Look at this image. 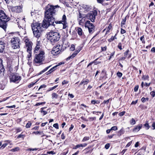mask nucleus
I'll use <instances>...</instances> for the list:
<instances>
[{"instance_id":"423d86ee","label":"nucleus","mask_w":155,"mask_h":155,"mask_svg":"<svg viewBox=\"0 0 155 155\" xmlns=\"http://www.w3.org/2000/svg\"><path fill=\"white\" fill-rule=\"evenodd\" d=\"M8 74L10 82L18 83L21 79V76L17 73H9Z\"/></svg>"},{"instance_id":"5701e85b","label":"nucleus","mask_w":155,"mask_h":155,"mask_svg":"<svg viewBox=\"0 0 155 155\" xmlns=\"http://www.w3.org/2000/svg\"><path fill=\"white\" fill-rule=\"evenodd\" d=\"M56 69V68L55 67V66H54L50 69L48 71L46 72L45 74L46 75H48L53 72Z\"/></svg>"},{"instance_id":"2eb2a0df","label":"nucleus","mask_w":155,"mask_h":155,"mask_svg":"<svg viewBox=\"0 0 155 155\" xmlns=\"http://www.w3.org/2000/svg\"><path fill=\"white\" fill-rule=\"evenodd\" d=\"M113 24L111 23H110L107 27H106V31L105 34V35H107L111 31H112L113 29Z\"/></svg>"},{"instance_id":"c85d7f7f","label":"nucleus","mask_w":155,"mask_h":155,"mask_svg":"<svg viewBox=\"0 0 155 155\" xmlns=\"http://www.w3.org/2000/svg\"><path fill=\"white\" fill-rule=\"evenodd\" d=\"M83 8H84V11H88L90 10L91 8L88 5H84Z\"/></svg>"},{"instance_id":"13d9d810","label":"nucleus","mask_w":155,"mask_h":155,"mask_svg":"<svg viewBox=\"0 0 155 155\" xmlns=\"http://www.w3.org/2000/svg\"><path fill=\"white\" fill-rule=\"evenodd\" d=\"M68 152V149L65 150V151L61 153L62 155H66Z\"/></svg>"},{"instance_id":"774afa93","label":"nucleus","mask_w":155,"mask_h":155,"mask_svg":"<svg viewBox=\"0 0 155 155\" xmlns=\"http://www.w3.org/2000/svg\"><path fill=\"white\" fill-rule=\"evenodd\" d=\"M115 135V134H112L111 135H109L107 136V138L109 139H111Z\"/></svg>"},{"instance_id":"680f3d73","label":"nucleus","mask_w":155,"mask_h":155,"mask_svg":"<svg viewBox=\"0 0 155 155\" xmlns=\"http://www.w3.org/2000/svg\"><path fill=\"white\" fill-rule=\"evenodd\" d=\"M150 94L152 97H154L155 96V91H151L150 93Z\"/></svg>"},{"instance_id":"864d4df0","label":"nucleus","mask_w":155,"mask_h":155,"mask_svg":"<svg viewBox=\"0 0 155 155\" xmlns=\"http://www.w3.org/2000/svg\"><path fill=\"white\" fill-rule=\"evenodd\" d=\"M75 45L72 44L71 45V47L70 48V50L71 51H74L75 50Z\"/></svg>"},{"instance_id":"6e6d98bb","label":"nucleus","mask_w":155,"mask_h":155,"mask_svg":"<svg viewBox=\"0 0 155 155\" xmlns=\"http://www.w3.org/2000/svg\"><path fill=\"white\" fill-rule=\"evenodd\" d=\"M110 99L107 100H104L103 102L101 104V105H102V104H108L109 101Z\"/></svg>"},{"instance_id":"603ef678","label":"nucleus","mask_w":155,"mask_h":155,"mask_svg":"<svg viewBox=\"0 0 155 155\" xmlns=\"http://www.w3.org/2000/svg\"><path fill=\"white\" fill-rule=\"evenodd\" d=\"M8 145L7 143L6 142L3 144L1 147L0 148V149H4L7 145Z\"/></svg>"},{"instance_id":"4d7b16f0","label":"nucleus","mask_w":155,"mask_h":155,"mask_svg":"<svg viewBox=\"0 0 155 155\" xmlns=\"http://www.w3.org/2000/svg\"><path fill=\"white\" fill-rule=\"evenodd\" d=\"M101 52L103 51H106L107 50V47L106 46L104 47H101Z\"/></svg>"},{"instance_id":"052dcab7","label":"nucleus","mask_w":155,"mask_h":155,"mask_svg":"<svg viewBox=\"0 0 155 155\" xmlns=\"http://www.w3.org/2000/svg\"><path fill=\"white\" fill-rule=\"evenodd\" d=\"M96 118L95 117H89L88 118V119L89 120H88L91 121H94V120H95Z\"/></svg>"},{"instance_id":"72a5a7b5","label":"nucleus","mask_w":155,"mask_h":155,"mask_svg":"<svg viewBox=\"0 0 155 155\" xmlns=\"http://www.w3.org/2000/svg\"><path fill=\"white\" fill-rule=\"evenodd\" d=\"M20 150V148L18 147L14 148L10 150V151L12 152H15L16 151H18Z\"/></svg>"},{"instance_id":"a18cd8bd","label":"nucleus","mask_w":155,"mask_h":155,"mask_svg":"<svg viewBox=\"0 0 155 155\" xmlns=\"http://www.w3.org/2000/svg\"><path fill=\"white\" fill-rule=\"evenodd\" d=\"M141 101L143 103H144L146 101H148L149 100V98L148 97L145 98L143 97L141 99Z\"/></svg>"},{"instance_id":"de8ad7c7","label":"nucleus","mask_w":155,"mask_h":155,"mask_svg":"<svg viewBox=\"0 0 155 155\" xmlns=\"http://www.w3.org/2000/svg\"><path fill=\"white\" fill-rule=\"evenodd\" d=\"M47 87V86L45 84H43L42 85H41L39 87V88L38 91H39L40 89L42 88H45V87Z\"/></svg>"},{"instance_id":"c756f323","label":"nucleus","mask_w":155,"mask_h":155,"mask_svg":"<svg viewBox=\"0 0 155 155\" xmlns=\"http://www.w3.org/2000/svg\"><path fill=\"white\" fill-rule=\"evenodd\" d=\"M82 48L81 47H79L78 49L74 51L73 54L76 55L81 50Z\"/></svg>"},{"instance_id":"e433bc0d","label":"nucleus","mask_w":155,"mask_h":155,"mask_svg":"<svg viewBox=\"0 0 155 155\" xmlns=\"http://www.w3.org/2000/svg\"><path fill=\"white\" fill-rule=\"evenodd\" d=\"M32 125V123L30 121H28L25 127L26 128H29Z\"/></svg>"},{"instance_id":"49530a36","label":"nucleus","mask_w":155,"mask_h":155,"mask_svg":"<svg viewBox=\"0 0 155 155\" xmlns=\"http://www.w3.org/2000/svg\"><path fill=\"white\" fill-rule=\"evenodd\" d=\"M117 76L119 78L121 77L122 76L123 74L122 73L118 71L116 74Z\"/></svg>"},{"instance_id":"39448f33","label":"nucleus","mask_w":155,"mask_h":155,"mask_svg":"<svg viewBox=\"0 0 155 155\" xmlns=\"http://www.w3.org/2000/svg\"><path fill=\"white\" fill-rule=\"evenodd\" d=\"M23 41L25 43V46L26 48L27 51L28 53L27 55V58L28 60L31 56L32 46L33 45V43L27 37H25L23 39Z\"/></svg>"},{"instance_id":"7ed1b4c3","label":"nucleus","mask_w":155,"mask_h":155,"mask_svg":"<svg viewBox=\"0 0 155 155\" xmlns=\"http://www.w3.org/2000/svg\"><path fill=\"white\" fill-rule=\"evenodd\" d=\"M47 38L49 40L51 43L54 45L58 41L60 38L61 35L58 31H51L47 35Z\"/></svg>"},{"instance_id":"bf43d9fd","label":"nucleus","mask_w":155,"mask_h":155,"mask_svg":"<svg viewBox=\"0 0 155 155\" xmlns=\"http://www.w3.org/2000/svg\"><path fill=\"white\" fill-rule=\"evenodd\" d=\"M69 82V81L65 80H64L62 82V85H64L65 84H67Z\"/></svg>"},{"instance_id":"f704fd0d","label":"nucleus","mask_w":155,"mask_h":155,"mask_svg":"<svg viewBox=\"0 0 155 155\" xmlns=\"http://www.w3.org/2000/svg\"><path fill=\"white\" fill-rule=\"evenodd\" d=\"M76 56L74 54H72L69 56L68 58H67L66 59V61H68V60H70V59H72L74 58V57Z\"/></svg>"},{"instance_id":"bb28decb","label":"nucleus","mask_w":155,"mask_h":155,"mask_svg":"<svg viewBox=\"0 0 155 155\" xmlns=\"http://www.w3.org/2000/svg\"><path fill=\"white\" fill-rule=\"evenodd\" d=\"M0 89L3 90L5 87V82H1L0 83Z\"/></svg>"},{"instance_id":"58836bf2","label":"nucleus","mask_w":155,"mask_h":155,"mask_svg":"<svg viewBox=\"0 0 155 155\" xmlns=\"http://www.w3.org/2000/svg\"><path fill=\"white\" fill-rule=\"evenodd\" d=\"M130 52V51L129 49H127L125 52H124V56L126 58H127V56H128L129 53Z\"/></svg>"},{"instance_id":"9b49d317","label":"nucleus","mask_w":155,"mask_h":155,"mask_svg":"<svg viewBox=\"0 0 155 155\" xmlns=\"http://www.w3.org/2000/svg\"><path fill=\"white\" fill-rule=\"evenodd\" d=\"M86 18L85 15L82 14L80 12H79L78 15L77 17V20L79 24L80 25H83L85 24V19Z\"/></svg>"},{"instance_id":"8fccbe9b","label":"nucleus","mask_w":155,"mask_h":155,"mask_svg":"<svg viewBox=\"0 0 155 155\" xmlns=\"http://www.w3.org/2000/svg\"><path fill=\"white\" fill-rule=\"evenodd\" d=\"M136 122L134 118H132L130 121V123L131 124L133 125L135 124Z\"/></svg>"},{"instance_id":"4c0bfd02","label":"nucleus","mask_w":155,"mask_h":155,"mask_svg":"<svg viewBox=\"0 0 155 155\" xmlns=\"http://www.w3.org/2000/svg\"><path fill=\"white\" fill-rule=\"evenodd\" d=\"M117 38H115L114 36H112L108 40V42H111L115 39H117Z\"/></svg>"},{"instance_id":"cd10ccee","label":"nucleus","mask_w":155,"mask_h":155,"mask_svg":"<svg viewBox=\"0 0 155 155\" xmlns=\"http://www.w3.org/2000/svg\"><path fill=\"white\" fill-rule=\"evenodd\" d=\"M124 131L123 129L121 128L120 130L118 131V135L120 137V136L122 134H123L124 133Z\"/></svg>"},{"instance_id":"c03bdc74","label":"nucleus","mask_w":155,"mask_h":155,"mask_svg":"<svg viewBox=\"0 0 155 155\" xmlns=\"http://www.w3.org/2000/svg\"><path fill=\"white\" fill-rule=\"evenodd\" d=\"M32 134H35V135H37L38 134H43V133L42 131L41 132L39 131H37L33 132L32 133Z\"/></svg>"},{"instance_id":"f3484780","label":"nucleus","mask_w":155,"mask_h":155,"mask_svg":"<svg viewBox=\"0 0 155 155\" xmlns=\"http://www.w3.org/2000/svg\"><path fill=\"white\" fill-rule=\"evenodd\" d=\"M89 82V80L88 79H83L81 81L79 85L78 86V87H80L81 85H87L88 83Z\"/></svg>"},{"instance_id":"aec40b11","label":"nucleus","mask_w":155,"mask_h":155,"mask_svg":"<svg viewBox=\"0 0 155 155\" xmlns=\"http://www.w3.org/2000/svg\"><path fill=\"white\" fill-rule=\"evenodd\" d=\"M5 47V44L4 43V42L1 41L0 42V53L3 52Z\"/></svg>"},{"instance_id":"ea45409f","label":"nucleus","mask_w":155,"mask_h":155,"mask_svg":"<svg viewBox=\"0 0 155 155\" xmlns=\"http://www.w3.org/2000/svg\"><path fill=\"white\" fill-rule=\"evenodd\" d=\"M15 132L16 133L20 132L22 131V129L21 128L19 127L15 128Z\"/></svg>"},{"instance_id":"412c9836","label":"nucleus","mask_w":155,"mask_h":155,"mask_svg":"<svg viewBox=\"0 0 155 155\" xmlns=\"http://www.w3.org/2000/svg\"><path fill=\"white\" fill-rule=\"evenodd\" d=\"M5 69L2 63L0 64V75H4Z\"/></svg>"},{"instance_id":"79ce46f5","label":"nucleus","mask_w":155,"mask_h":155,"mask_svg":"<svg viewBox=\"0 0 155 155\" xmlns=\"http://www.w3.org/2000/svg\"><path fill=\"white\" fill-rule=\"evenodd\" d=\"M142 79L144 80H148L149 78V76L148 75H143L142 78Z\"/></svg>"},{"instance_id":"7c9ffc66","label":"nucleus","mask_w":155,"mask_h":155,"mask_svg":"<svg viewBox=\"0 0 155 155\" xmlns=\"http://www.w3.org/2000/svg\"><path fill=\"white\" fill-rule=\"evenodd\" d=\"M143 126L146 128V130H148L150 127L148 123V121H146L145 123L143 124Z\"/></svg>"},{"instance_id":"69168bd1","label":"nucleus","mask_w":155,"mask_h":155,"mask_svg":"<svg viewBox=\"0 0 155 155\" xmlns=\"http://www.w3.org/2000/svg\"><path fill=\"white\" fill-rule=\"evenodd\" d=\"M112 130H113L116 131L117 130V126H113L110 128Z\"/></svg>"},{"instance_id":"f03ea898","label":"nucleus","mask_w":155,"mask_h":155,"mask_svg":"<svg viewBox=\"0 0 155 155\" xmlns=\"http://www.w3.org/2000/svg\"><path fill=\"white\" fill-rule=\"evenodd\" d=\"M34 52L35 54L34 59L35 62L37 63L42 62L44 60L45 52L40 41H37L36 46L34 49Z\"/></svg>"},{"instance_id":"4be33fe9","label":"nucleus","mask_w":155,"mask_h":155,"mask_svg":"<svg viewBox=\"0 0 155 155\" xmlns=\"http://www.w3.org/2000/svg\"><path fill=\"white\" fill-rule=\"evenodd\" d=\"M76 31L78 35L80 36H81L84 34L81 28L80 27H77Z\"/></svg>"},{"instance_id":"338daca9","label":"nucleus","mask_w":155,"mask_h":155,"mask_svg":"<svg viewBox=\"0 0 155 155\" xmlns=\"http://www.w3.org/2000/svg\"><path fill=\"white\" fill-rule=\"evenodd\" d=\"M110 147V143H107L105 146L104 147L106 149H108Z\"/></svg>"},{"instance_id":"09e8293b","label":"nucleus","mask_w":155,"mask_h":155,"mask_svg":"<svg viewBox=\"0 0 155 155\" xmlns=\"http://www.w3.org/2000/svg\"><path fill=\"white\" fill-rule=\"evenodd\" d=\"M45 103H46L45 102L38 103H37L35 104V106H39L41 105H43L44 104H45Z\"/></svg>"},{"instance_id":"473e14b6","label":"nucleus","mask_w":155,"mask_h":155,"mask_svg":"<svg viewBox=\"0 0 155 155\" xmlns=\"http://www.w3.org/2000/svg\"><path fill=\"white\" fill-rule=\"evenodd\" d=\"M140 40L142 42V44H144L145 43V41L144 38V35H143L140 38Z\"/></svg>"},{"instance_id":"f8f14e48","label":"nucleus","mask_w":155,"mask_h":155,"mask_svg":"<svg viewBox=\"0 0 155 155\" xmlns=\"http://www.w3.org/2000/svg\"><path fill=\"white\" fill-rule=\"evenodd\" d=\"M85 26L88 28L89 33H93L94 31L95 27L90 21L88 20L85 22Z\"/></svg>"},{"instance_id":"3c124183","label":"nucleus","mask_w":155,"mask_h":155,"mask_svg":"<svg viewBox=\"0 0 155 155\" xmlns=\"http://www.w3.org/2000/svg\"><path fill=\"white\" fill-rule=\"evenodd\" d=\"M90 139L89 137H84L83 140H82V142H84L85 141L88 140Z\"/></svg>"},{"instance_id":"9d476101","label":"nucleus","mask_w":155,"mask_h":155,"mask_svg":"<svg viewBox=\"0 0 155 155\" xmlns=\"http://www.w3.org/2000/svg\"><path fill=\"white\" fill-rule=\"evenodd\" d=\"M8 7L9 10L12 12L19 13L22 11V6H13V5H8Z\"/></svg>"},{"instance_id":"4468645a","label":"nucleus","mask_w":155,"mask_h":155,"mask_svg":"<svg viewBox=\"0 0 155 155\" xmlns=\"http://www.w3.org/2000/svg\"><path fill=\"white\" fill-rule=\"evenodd\" d=\"M7 21L0 20V27L6 31L7 26Z\"/></svg>"},{"instance_id":"393cba45","label":"nucleus","mask_w":155,"mask_h":155,"mask_svg":"<svg viewBox=\"0 0 155 155\" xmlns=\"http://www.w3.org/2000/svg\"><path fill=\"white\" fill-rule=\"evenodd\" d=\"M23 132H22L17 137V139H19L20 138H21L23 140L24 139V138L25 137V134H23Z\"/></svg>"},{"instance_id":"1a4fd4ad","label":"nucleus","mask_w":155,"mask_h":155,"mask_svg":"<svg viewBox=\"0 0 155 155\" xmlns=\"http://www.w3.org/2000/svg\"><path fill=\"white\" fill-rule=\"evenodd\" d=\"M97 12L96 10L90 11L87 14L85 15L86 18L90 20L92 22H94L95 19V17L97 15Z\"/></svg>"},{"instance_id":"f257e3e1","label":"nucleus","mask_w":155,"mask_h":155,"mask_svg":"<svg viewBox=\"0 0 155 155\" xmlns=\"http://www.w3.org/2000/svg\"><path fill=\"white\" fill-rule=\"evenodd\" d=\"M59 6L58 5H54L48 4L45 7L44 13V19L43 21L41 26L44 28H47L50 25L55 27L56 25L62 24L63 29H65L68 27L67 19L66 15H63L61 20H58L55 19L54 16L56 15V8H59Z\"/></svg>"},{"instance_id":"0e129e2a","label":"nucleus","mask_w":155,"mask_h":155,"mask_svg":"<svg viewBox=\"0 0 155 155\" xmlns=\"http://www.w3.org/2000/svg\"><path fill=\"white\" fill-rule=\"evenodd\" d=\"M61 138L62 140H64L65 138V136L64 132L63 133L61 136Z\"/></svg>"},{"instance_id":"ddd939ff","label":"nucleus","mask_w":155,"mask_h":155,"mask_svg":"<svg viewBox=\"0 0 155 155\" xmlns=\"http://www.w3.org/2000/svg\"><path fill=\"white\" fill-rule=\"evenodd\" d=\"M2 20L3 21H8L9 18L7 17L4 11L2 10H0V20Z\"/></svg>"},{"instance_id":"6ab92c4d","label":"nucleus","mask_w":155,"mask_h":155,"mask_svg":"<svg viewBox=\"0 0 155 155\" xmlns=\"http://www.w3.org/2000/svg\"><path fill=\"white\" fill-rule=\"evenodd\" d=\"M129 15H127V16H126L124 18H123L122 19V21L120 23V27H122L123 25H124L126 24V21L127 20V18H129Z\"/></svg>"},{"instance_id":"dca6fc26","label":"nucleus","mask_w":155,"mask_h":155,"mask_svg":"<svg viewBox=\"0 0 155 155\" xmlns=\"http://www.w3.org/2000/svg\"><path fill=\"white\" fill-rule=\"evenodd\" d=\"M93 145H90L86 148L84 150H85L86 152L85 153L87 154L91 153L93 150Z\"/></svg>"},{"instance_id":"0eeeda50","label":"nucleus","mask_w":155,"mask_h":155,"mask_svg":"<svg viewBox=\"0 0 155 155\" xmlns=\"http://www.w3.org/2000/svg\"><path fill=\"white\" fill-rule=\"evenodd\" d=\"M64 50V49L63 48V45H61L58 43L57 45L53 48L51 53L53 55H56L62 52Z\"/></svg>"},{"instance_id":"e2e57ef3","label":"nucleus","mask_w":155,"mask_h":155,"mask_svg":"<svg viewBox=\"0 0 155 155\" xmlns=\"http://www.w3.org/2000/svg\"><path fill=\"white\" fill-rule=\"evenodd\" d=\"M133 140H132L130 142H128L125 146V147H130V145L132 144Z\"/></svg>"},{"instance_id":"a19ab883","label":"nucleus","mask_w":155,"mask_h":155,"mask_svg":"<svg viewBox=\"0 0 155 155\" xmlns=\"http://www.w3.org/2000/svg\"><path fill=\"white\" fill-rule=\"evenodd\" d=\"M99 58H98L95 60H94L93 62L94 63V64L95 65H97L98 64H99L101 63V61H98L97 60Z\"/></svg>"},{"instance_id":"37998d69","label":"nucleus","mask_w":155,"mask_h":155,"mask_svg":"<svg viewBox=\"0 0 155 155\" xmlns=\"http://www.w3.org/2000/svg\"><path fill=\"white\" fill-rule=\"evenodd\" d=\"M117 48L120 50H121L123 49L124 48V47L123 48H122V44L121 42H119L118 43V45L117 46Z\"/></svg>"},{"instance_id":"c9c22d12","label":"nucleus","mask_w":155,"mask_h":155,"mask_svg":"<svg viewBox=\"0 0 155 155\" xmlns=\"http://www.w3.org/2000/svg\"><path fill=\"white\" fill-rule=\"evenodd\" d=\"M51 95V97L52 99H54V98L55 99H57L58 98V95L55 93H53Z\"/></svg>"},{"instance_id":"6e6552de","label":"nucleus","mask_w":155,"mask_h":155,"mask_svg":"<svg viewBox=\"0 0 155 155\" xmlns=\"http://www.w3.org/2000/svg\"><path fill=\"white\" fill-rule=\"evenodd\" d=\"M20 40L18 37H14L11 39V45L14 49H17L20 47Z\"/></svg>"},{"instance_id":"a211bd4d","label":"nucleus","mask_w":155,"mask_h":155,"mask_svg":"<svg viewBox=\"0 0 155 155\" xmlns=\"http://www.w3.org/2000/svg\"><path fill=\"white\" fill-rule=\"evenodd\" d=\"M142 124L138 125L135 126L133 130V132H138L142 128Z\"/></svg>"},{"instance_id":"a878e982","label":"nucleus","mask_w":155,"mask_h":155,"mask_svg":"<svg viewBox=\"0 0 155 155\" xmlns=\"http://www.w3.org/2000/svg\"><path fill=\"white\" fill-rule=\"evenodd\" d=\"M38 81V80H37V81L35 82H33L30 83L28 85V87L29 88H30L31 87H32Z\"/></svg>"},{"instance_id":"5fc2aeb1","label":"nucleus","mask_w":155,"mask_h":155,"mask_svg":"<svg viewBox=\"0 0 155 155\" xmlns=\"http://www.w3.org/2000/svg\"><path fill=\"white\" fill-rule=\"evenodd\" d=\"M7 71L10 73H12V72L13 71V68L11 66L8 67L7 69Z\"/></svg>"},{"instance_id":"b1692460","label":"nucleus","mask_w":155,"mask_h":155,"mask_svg":"<svg viewBox=\"0 0 155 155\" xmlns=\"http://www.w3.org/2000/svg\"><path fill=\"white\" fill-rule=\"evenodd\" d=\"M51 65H50L45 68L43 70L41 71L39 73H38L37 74V75H39L45 72V71H47L49 68H50L51 67Z\"/></svg>"},{"instance_id":"20e7f679","label":"nucleus","mask_w":155,"mask_h":155,"mask_svg":"<svg viewBox=\"0 0 155 155\" xmlns=\"http://www.w3.org/2000/svg\"><path fill=\"white\" fill-rule=\"evenodd\" d=\"M41 23L34 21L31 25L34 36L38 38H40L41 35L40 31H41Z\"/></svg>"},{"instance_id":"2f4dec72","label":"nucleus","mask_w":155,"mask_h":155,"mask_svg":"<svg viewBox=\"0 0 155 155\" xmlns=\"http://www.w3.org/2000/svg\"><path fill=\"white\" fill-rule=\"evenodd\" d=\"M126 58L125 57H121L119 58L118 59V62H123V61H124L126 59Z\"/></svg>"}]
</instances>
